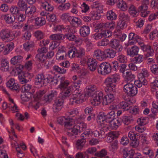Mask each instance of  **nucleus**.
<instances>
[{
    "instance_id": "nucleus-1",
    "label": "nucleus",
    "mask_w": 158,
    "mask_h": 158,
    "mask_svg": "<svg viewBox=\"0 0 158 158\" xmlns=\"http://www.w3.org/2000/svg\"><path fill=\"white\" fill-rule=\"evenodd\" d=\"M119 76L115 74L107 77L104 83L105 91L108 94L103 98L102 104L106 105L113 102L114 99V93L116 91V82L119 79Z\"/></svg>"
},
{
    "instance_id": "nucleus-2",
    "label": "nucleus",
    "mask_w": 158,
    "mask_h": 158,
    "mask_svg": "<svg viewBox=\"0 0 158 158\" xmlns=\"http://www.w3.org/2000/svg\"><path fill=\"white\" fill-rule=\"evenodd\" d=\"M71 94V91L70 89L67 90L62 94L61 97H57L54 101L52 108L53 111L57 112L60 111L63 107L64 99L70 96Z\"/></svg>"
},
{
    "instance_id": "nucleus-3",
    "label": "nucleus",
    "mask_w": 158,
    "mask_h": 158,
    "mask_svg": "<svg viewBox=\"0 0 158 158\" xmlns=\"http://www.w3.org/2000/svg\"><path fill=\"white\" fill-rule=\"evenodd\" d=\"M115 116V113L113 110L106 114L105 113H100L98 116V121L100 123H105V124H109L114 119Z\"/></svg>"
},
{
    "instance_id": "nucleus-4",
    "label": "nucleus",
    "mask_w": 158,
    "mask_h": 158,
    "mask_svg": "<svg viewBox=\"0 0 158 158\" xmlns=\"http://www.w3.org/2000/svg\"><path fill=\"white\" fill-rule=\"evenodd\" d=\"M84 95L81 93V91L76 89L74 91V94L70 99V103L73 105L74 103H82L84 101Z\"/></svg>"
},
{
    "instance_id": "nucleus-5",
    "label": "nucleus",
    "mask_w": 158,
    "mask_h": 158,
    "mask_svg": "<svg viewBox=\"0 0 158 158\" xmlns=\"http://www.w3.org/2000/svg\"><path fill=\"white\" fill-rule=\"evenodd\" d=\"M14 34H11V31L7 29H2L0 31V38L3 41L9 42L15 38Z\"/></svg>"
},
{
    "instance_id": "nucleus-6",
    "label": "nucleus",
    "mask_w": 158,
    "mask_h": 158,
    "mask_svg": "<svg viewBox=\"0 0 158 158\" xmlns=\"http://www.w3.org/2000/svg\"><path fill=\"white\" fill-rule=\"evenodd\" d=\"M107 4L113 5L117 2V6L119 8L123 11L126 10L128 7L127 3L123 0H106Z\"/></svg>"
},
{
    "instance_id": "nucleus-7",
    "label": "nucleus",
    "mask_w": 158,
    "mask_h": 158,
    "mask_svg": "<svg viewBox=\"0 0 158 158\" xmlns=\"http://www.w3.org/2000/svg\"><path fill=\"white\" fill-rule=\"evenodd\" d=\"M98 70L99 73L103 75L108 74L111 70L110 64L108 62H103L100 64Z\"/></svg>"
},
{
    "instance_id": "nucleus-8",
    "label": "nucleus",
    "mask_w": 158,
    "mask_h": 158,
    "mask_svg": "<svg viewBox=\"0 0 158 158\" xmlns=\"http://www.w3.org/2000/svg\"><path fill=\"white\" fill-rule=\"evenodd\" d=\"M103 93L100 91H97L95 92L93 95V100L91 103L93 105L97 106L99 105L101 101L103 100Z\"/></svg>"
},
{
    "instance_id": "nucleus-9",
    "label": "nucleus",
    "mask_w": 158,
    "mask_h": 158,
    "mask_svg": "<svg viewBox=\"0 0 158 158\" xmlns=\"http://www.w3.org/2000/svg\"><path fill=\"white\" fill-rule=\"evenodd\" d=\"M60 84L59 85L58 87L61 90H64V91L62 92L63 94H64V92L67 90H70L71 91V94L73 93L72 88L73 86H68L69 84V81L67 80H65V77H61L60 79Z\"/></svg>"
},
{
    "instance_id": "nucleus-10",
    "label": "nucleus",
    "mask_w": 158,
    "mask_h": 158,
    "mask_svg": "<svg viewBox=\"0 0 158 158\" xmlns=\"http://www.w3.org/2000/svg\"><path fill=\"white\" fill-rule=\"evenodd\" d=\"M109 45L111 48L115 49L117 52H121L123 49L122 45L120 44L119 40L116 39H112L110 42Z\"/></svg>"
},
{
    "instance_id": "nucleus-11",
    "label": "nucleus",
    "mask_w": 158,
    "mask_h": 158,
    "mask_svg": "<svg viewBox=\"0 0 158 158\" xmlns=\"http://www.w3.org/2000/svg\"><path fill=\"white\" fill-rule=\"evenodd\" d=\"M141 49L144 52H147V53L145 54V57L147 58L148 57L152 56L153 55L154 53V50L151 47V46L148 45H144L142 43H141L140 44Z\"/></svg>"
},
{
    "instance_id": "nucleus-12",
    "label": "nucleus",
    "mask_w": 158,
    "mask_h": 158,
    "mask_svg": "<svg viewBox=\"0 0 158 158\" xmlns=\"http://www.w3.org/2000/svg\"><path fill=\"white\" fill-rule=\"evenodd\" d=\"M121 152L124 158H133L134 153V151L133 149L129 150L127 148H125L121 149Z\"/></svg>"
},
{
    "instance_id": "nucleus-13",
    "label": "nucleus",
    "mask_w": 158,
    "mask_h": 158,
    "mask_svg": "<svg viewBox=\"0 0 158 158\" xmlns=\"http://www.w3.org/2000/svg\"><path fill=\"white\" fill-rule=\"evenodd\" d=\"M6 86L12 91H19V85L15 83L14 79L11 78L6 83Z\"/></svg>"
},
{
    "instance_id": "nucleus-14",
    "label": "nucleus",
    "mask_w": 158,
    "mask_h": 158,
    "mask_svg": "<svg viewBox=\"0 0 158 158\" xmlns=\"http://www.w3.org/2000/svg\"><path fill=\"white\" fill-rule=\"evenodd\" d=\"M132 101V100L130 99L127 101H122L118 104V107L119 108L123 110H128L131 107V105L133 103Z\"/></svg>"
},
{
    "instance_id": "nucleus-15",
    "label": "nucleus",
    "mask_w": 158,
    "mask_h": 158,
    "mask_svg": "<svg viewBox=\"0 0 158 158\" xmlns=\"http://www.w3.org/2000/svg\"><path fill=\"white\" fill-rule=\"evenodd\" d=\"M35 84L42 87L46 85L45 78L42 74H38L35 78Z\"/></svg>"
},
{
    "instance_id": "nucleus-16",
    "label": "nucleus",
    "mask_w": 158,
    "mask_h": 158,
    "mask_svg": "<svg viewBox=\"0 0 158 158\" xmlns=\"http://www.w3.org/2000/svg\"><path fill=\"white\" fill-rule=\"evenodd\" d=\"M97 63L96 59L90 58L88 59L87 64L90 70L91 71H94L96 69Z\"/></svg>"
},
{
    "instance_id": "nucleus-17",
    "label": "nucleus",
    "mask_w": 158,
    "mask_h": 158,
    "mask_svg": "<svg viewBox=\"0 0 158 158\" xmlns=\"http://www.w3.org/2000/svg\"><path fill=\"white\" fill-rule=\"evenodd\" d=\"M64 47H59L56 55L57 59L61 60L64 59L66 56V53L64 51Z\"/></svg>"
},
{
    "instance_id": "nucleus-18",
    "label": "nucleus",
    "mask_w": 158,
    "mask_h": 158,
    "mask_svg": "<svg viewBox=\"0 0 158 158\" xmlns=\"http://www.w3.org/2000/svg\"><path fill=\"white\" fill-rule=\"evenodd\" d=\"M94 56L97 59L102 61L105 59V50L102 51L100 49H97L94 52Z\"/></svg>"
},
{
    "instance_id": "nucleus-19",
    "label": "nucleus",
    "mask_w": 158,
    "mask_h": 158,
    "mask_svg": "<svg viewBox=\"0 0 158 158\" xmlns=\"http://www.w3.org/2000/svg\"><path fill=\"white\" fill-rule=\"evenodd\" d=\"M80 35L82 37L88 36L90 33V29L88 26L83 25L81 26L79 29Z\"/></svg>"
},
{
    "instance_id": "nucleus-20",
    "label": "nucleus",
    "mask_w": 158,
    "mask_h": 158,
    "mask_svg": "<svg viewBox=\"0 0 158 158\" xmlns=\"http://www.w3.org/2000/svg\"><path fill=\"white\" fill-rule=\"evenodd\" d=\"M68 21L71 25L74 26H78L81 23L80 19L75 17L69 16L68 19Z\"/></svg>"
},
{
    "instance_id": "nucleus-21",
    "label": "nucleus",
    "mask_w": 158,
    "mask_h": 158,
    "mask_svg": "<svg viewBox=\"0 0 158 158\" xmlns=\"http://www.w3.org/2000/svg\"><path fill=\"white\" fill-rule=\"evenodd\" d=\"M104 50L105 59L107 58H114L117 53L116 50L115 51L113 49L110 48Z\"/></svg>"
},
{
    "instance_id": "nucleus-22",
    "label": "nucleus",
    "mask_w": 158,
    "mask_h": 158,
    "mask_svg": "<svg viewBox=\"0 0 158 158\" xmlns=\"http://www.w3.org/2000/svg\"><path fill=\"white\" fill-rule=\"evenodd\" d=\"M139 49V48L136 46H132L131 48L127 49V54L128 55L131 56L137 55L138 54Z\"/></svg>"
},
{
    "instance_id": "nucleus-23",
    "label": "nucleus",
    "mask_w": 158,
    "mask_h": 158,
    "mask_svg": "<svg viewBox=\"0 0 158 158\" xmlns=\"http://www.w3.org/2000/svg\"><path fill=\"white\" fill-rule=\"evenodd\" d=\"M23 57L21 56H15L10 60V63L13 65H15L19 64L23 60Z\"/></svg>"
},
{
    "instance_id": "nucleus-24",
    "label": "nucleus",
    "mask_w": 158,
    "mask_h": 158,
    "mask_svg": "<svg viewBox=\"0 0 158 158\" xmlns=\"http://www.w3.org/2000/svg\"><path fill=\"white\" fill-rule=\"evenodd\" d=\"M50 38L54 41H60L64 39V36L63 34H55L51 35Z\"/></svg>"
},
{
    "instance_id": "nucleus-25",
    "label": "nucleus",
    "mask_w": 158,
    "mask_h": 158,
    "mask_svg": "<svg viewBox=\"0 0 158 158\" xmlns=\"http://www.w3.org/2000/svg\"><path fill=\"white\" fill-rule=\"evenodd\" d=\"M57 92L56 91H52V92L44 97V100L47 102H50L53 99V98L57 96Z\"/></svg>"
},
{
    "instance_id": "nucleus-26",
    "label": "nucleus",
    "mask_w": 158,
    "mask_h": 158,
    "mask_svg": "<svg viewBox=\"0 0 158 158\" xmlns=\"http://www.w3.org/2000/svg\"><path fill=\"white\" fill-rule=\"evenodd\" d=\"M36 9L34 6H31L27 7L25 11V14L32 16L36 12Z\"/></svg>"
},
{
    "instance_id": "nucleus-27",
    "label": "nucleus",
    "mask_w": 158,
    "mask_h": 158,
    "mask_svg": "<svg viewBox=\"0 0 158 158\" xmlns=\"http://www.w3.org/2000/svg\"><path fill=\"white\" fill-rule=\"evenodd\" d=\"M129 12L130 15L133 17H136L139 14L138 10L133 5H131L129 8Z\"/></svg>"
},
{
    "instance_id": "nucleus-28",
    "label": "nucleus",
    "mask_w": 158,
    "mask_h": 158,
    "mask_svg": "<svg viewBox=\"0 0 158 158\" xmlns=\"http://www.w3.org/2000/svg\"><path fill=\"white\" fill-rule=\"evenodd\" d=\"M4 19L6 23L10 24L15 22V18L12 15L6 14L4 16Z\"/></svg>"
},
{
    "instance_id": "nucleus-29",
    "label": "nucleus",
    "mask_w": 158,
    "mask_h": 158,
    "mask_svg": "<svg viewBox=\"0 0 158 158\" xmlns=\"http://www.w3.org/2000/svg\"><path fill=\"white\" fill-rule=\"evenodd\" d=\"M9 64L7 61L2 60L1 61L0 70L3 72H6L9 70Z\"/></svg>"
},
{
    "instance_id": "nucleus-30",
    "label": "nucleus",
    "mask_w": 158,
    "mask_h": 158,
    "mask_svg": "<svg viewBox=\"0 0 158 158\" xmlns=\"http://www.w3.org/2000/svg\"><path fill=\"white\" fill-rule=\"evenodd\" d=\"M18 5L20 10L22 11H25L27 7V2L25 0H19Z\"/></svg>"
},
{
    "instance_id": "nucleus-31",
    "label": "nucleus",
    "mask_w": 158,
    "mask_h": 158,
    "mask_svg": "<svg viewBox=\"0 0 158 158\" xmlns=\"http://www.w3.org/2000/svg\"><path fill=\"white\" fill-rule=\"evenodd\" d=\"M34 46V43L32 41H28L23 44V47L25 50L27 51L32 50Z\"/></svg>"
},
{
    "instance_id": "nucleus-32",
    "label": "nucleus",
    "mask_w": 158,
    "mask_h": 158,
    "mask_svg": "<svg viewBox=\"0 0 158 158\" xmlns=\"http://www.w3.org/2000/svg\"><path fill=\"white\" fill-rule=\"evenodd\" d=\"M91 26L95 27L94 31L97 32L102 31L104 29L103 23H96L95 22H94L91 25Z\"/></svg>"
},
{
    "instance_id": "nucleus-33",
    "label": "nucleus",
    "mask_w": 158,
    "mask_h": 158,
    "mask_svg": "<svg viewBox=\"0 0 158 158\" xmlns=\"http://www.w3.org/2000/svg\"><path fill=\"white\" fill-rule=\"evenodd\" d=\"M106 16L108 20L111 21L116 19L117 18V15L112 10L107 11Z\"/></svg>"
},
{
    "instance_id": "nucleus-34",
    "label": "nucleus",
    "mask_w": 158,
    "mask_h": 158,
    "mask_svg": "<svg viewBox=\"0 0 158 158\" xmlns=\"http://www.w3.org/2000/svg\"><path fill=\"white\" fill-rule=\"evenodd\" d=\"M85 142V140L84 139H81L77 140L76 143V147L77 149L81 150L84 146Z\"/></svg>"
},
{
    "instance_id": "nucleus-35",
    "label": "nucleus",
    "mask_w": 158,
    "mask_h": 158,
    "mask_svg": "<svg viewBox=\"0 0 158 158\" xmlns=\"http://www.w3.org/2000/svg\"><path fill=\"white\" fill-rule=\"evenodd\" d=\"M101 125L102 127V128L99 131L100 136H102L103 135L105 134L106 132L109 130V127L105 124V123H101Z\"/></svg>"
},
{
    "instance_id": "nucleus-36",
    "label": "nucleus",
    "mask_w": 158,
    "mask_h": 158,
    "mask_svg": "<svg viewBox=\"0 0 158 158\" xmlns=\"http://www.w3.org/2000/svg\"><path fill=\"white\" fill-rule=\"evenodd\" d=\"M35 24L37 26H41L45 24L44 18L42 17H37L35 19Z\"/></svg>"
},
{
    "instance_id": "nucleus-37",
    "label": "nucleus",
    "mask_w": 158,
    "mask_h": 158,
    "mask_svg": "<svg viewBox=\"0 0 158 158\" xmlns=\"http://www.w3.org/2000/svg\"><path fill=\"white\" fill-rule=\"evenodd\" d=\"M74 123V120L72 118H66L64 121V126L68 129H70L69 127H72Z\"/></svg>"
},
{
    "instance_id": "nucleus-38",
    "label": "nucleus",
    "mask_w": 158,
    "mask_h": 158,
    "mask_svg": "<svg viewBox=\"0 0 158 158\" xmlns=\"http://www.w3.org/2000/svg\"><path fill=\"white\" fill-rule=\"evenodd\" d=\"M27 73H23L19 75V82L22 84L26 83L28 81L25 78V77L27 76L28 75Z\"/></svg>"
},
{
    "instance_id": "nucleus-39",
    "label": "nucleus",
    "mask_w": 158,
    "mask_h": 158,
    "mask_svg": "<svg viewBox=\"0 0 158 158\" xmlns=\"http://www.w3.org/2000/svg\"><path fill=\"white\" fill-rule=\"evenodd\" d=\"M76 56L77 58H81L85 55V51L82 48H80L79 49H77L75 48Z\"/></svg>"
},
{
    "instance_id": "nucleus-40",
    "label": "nucleus",
    "mask_w": 158,
    "mask_h": 158,
    "mask_svg": "<svg viewBox=\"0 0 158 158\" xmlns=\"http://www.w3.org/2000/svg\"><path fill=\"white\" fill-rule=\"evenodd\" d=\"M136 85L134 84L131 83L130 82H128L126 84L124 85V91L127 93L128 92L132 89H131L133 88V87H136Z\"/></svg>"
},
{
    "instance_id": "nucleus-41",
    "label": "nucleus",
    "mask_w": 158,
    "mask_h": 158,
    "mask_svg": "<svg viewBox=\"0 0 158 158\" xmlns=\"http://www.w3.org/2000/svg\"><path fill=\"white\" fill-rule=\"evenodd\" d=\"M35 58L37 60L44 62L46 60V55L41 53L37 54L35 56Z\"/></svg>"
},
{
    "instance_id": "nucleus-42",
    "label": "nucleus",
    "mask_w": 158,
    "mask_h": 158,
    "mask_svg": "<svg viewBox=\"0 0 158 158\" xmlns=\"http://www.w3.org/2000/svg\"><path fill=\"white\" fill-rule=\"evenodd\" d=\"M103 28L105 29H113L115 25V24L113 22H106L103 23Z\"/></svg>"
},
{
    "instance_id": "nucleus-43",
    "label": "nucleus",
    "mask_w": 158,
    "mask_h": 158,
    "mask_svg": "<svg viewBox=\"0 0 158 158\" xmlns=\"http://www.w3.org/2000/svg\"><path fill=\"white\" fill-rule=\"evenodd\" d=\"M118 141L117 140L114 139L112 142L109 146V148L110 151H113L114 150L117 149Z\"/></svg>"
},
{
    "instance_id": "nucleus-44",
    "label": "nucleus",
    "mask_w": 158,
    "mask_h": 158,
    "mask_svg": "<svg viewBox=\"0 0 158 158\" xmlns=\"http://www.w3.org/2000/svg\"><path fill=\"white\" fill-rule=\"evenodd\" d=\"M42 7L47 11H51L53 10V7L47 2H45L42 3Z\"/></svg>"
},
{
    "instance_id": "nucleus-45",
    "label": "nucleus",
    "mask_w": 158,
    "mask_h": 158,
    "mask_svg": "<svg viewBox=\"0 0 158 158\" xmlns=\"http://www.w3.org/2000/svg\"><path fill=\"white\" fill-rule=\"evenodd\" d=\"M119 17L120 19L124 22L129 21L130 19V17L128 15L123 12L120 13Z\"/></svg>"
},
{
    "instance_id": "nucleus-46",
    "label": "nucleus",
    "mask_w": 158,
    "mask_h": 158,
    "mask_svg": "<svg viewBox=\"0 0 158 158\" xmlns=\"http://www.w3.org/2000/svg\"><path fill=\"white\" fill-rule=\"evenodd\" d=\"M143 56L142 55H139L138 56L133 58V61L134 63L140 64L143 62Z\"/></svg>"
},
{
    "instance_id": "nucleus-47",
    "label": "nucleus",
    "mask_w": 158,
    "mask_h": 158,
    "mask_svg": "<svg viewBox=\"0 0 158 158\" xmlns=\"http://www.w3.org/2000/svg\"><path fill=\"white\" fill-rule=\"evenodd\" d=\"M31 88V85L27 84H25L21 87L22 91L23 92H29L31 93L30 91Z\"/></svg>"
},
{
    "instance_id": "nucleus-48",
    "label": "nucleus",
    "mask_w": 158,
    "mask_h": 158,
    "mask_svg": "<svg viewBox=\"0 0 158 158\" xmlns=\"http://www.w3.org/2000/svg\"><path fill=\"white\" fill-rule=\"evenodd\" d=\"M53 69L56 72L61 74H64L66 72V70L63 67L60 68L58 66L55 65L53 67Z\"/></svg>"
},
{
    "instance_id": "nucleus-49",
    "label": "nucleus",
    "mask_w": 158,
    "mask_h": 158,
    "mask_svg": "<svg viewBox=\"0 0 158 158\" xmlns=\"http://www.w3.org/2000/svg\"><path fill=\"white\" fill-rule=\"evenodd\" d=\"M77 127H78L79 130V131L81 132L86 129L87 125L86 123L82 122L77 124Z\"/></svg>"
},
{
    "instance_id": "nucleus-50",
    "label": "nucleus",
    "mask_w": 158,
    "mask_h": 158,
    "mask_svg": "<svg viewBox=\"0 0 158 158\" xmlns=\"http://www.w3.org/2000/svg\"><path fill=\"white\" fill-rule=\"evenodd\" d=\"M25 14H22L19 13L18 15L16 16L15 19L16 21H19V22H23L26 19V16Z\"/></svg>"
},
{
    "instance_id": "nucleus-51",
    "label": "nucleus",
    "mask_w": 158,
    "mask_h": 158,
    "mask_svg": "<svg viewBox=\"0 0 158 158\" xmlns=\"http://www.w3.org/2000/svg\"><path fill=\"white\" fill-rule=\"evenodd\" d=\"M127 93L129 96H135L137 93V86L136 87H133V88H132Z\"/></svg>"
},
{
    "instance_id": "nucleus-52",
    "label": "nucleus",
    "mask_w": 158,
    "mask_h": 158,
    "mask_svg": "<svg viewBox=\"0 0 158 158\" xmlns=\"http://www.w3.org/2000/svg\"><path fill=\"white\" fill-rule=\"evenodd\" d=\"M117 60L119 63H125L127 61V57L122 54L118 56Z\"/></svg>"
},
{
    "instance_id": "nucleus-53",
    "label": "nucleus",
    "mask_w": 158,
    "mask_h": 158,
    "mask_svg": "<svg viewBox=\"0 0 158 158\" xmlns=\"http://www.w3.org/2000/svg\"><path fill=\"white\" fill-rule=\"evenodd\" d=\"M128 111L129 113L133 114H136L138 113L139 111V109L138 107L137 106H135L133 107L131 106Z\"/></svg>"
},
{
    "instance_id": "nucleus-54",
    "label": "nucleus",
    "mask_w": 158,
    "mask_h": 158,
    "mask_svg": "<svg viewBox=\"0 0 158 158\" xmlns=\"http://www.w3.org/2000/svg\"><path fill=\"white\" fill-rule=\"evenodd\" d=\"M127 79L128 81H132L135 80V76L132 74L131 72H126Z\"/></svg>"
},
{
    "instance_id": "nucleus-55",
    "label": "nucleus",
    "mask_w": 158,
    "mask_h": 158,
    "mask_svg": "<svg viewBox=\"0 0 158 158\" xmlns=\"http://www.w3.org/2000/svg\"><path fill=\"white\" fill-rule=\"evenodd\" d=\"M119 64L118 61H114L112 62L110 64L111 68V69L114 71H116L119 69Z\"/></svg>"
},
{
    "instance_id": "nucleus-56",
    "label": "nucleus",
    "mask_w": 158,
    "mask_h": 158,
    "mask_svg": "<svg viewBox=\"0 0 158 158\" xmlns=\"http://www.w3.org/2000/svg\"><path fill=\"white\" fill-rule=\"evenodd\" d=\"M14 46V44L13 43L11 42L9 44H8L6 47L4 46L3 50H4L5 51H6V52L5 53V54H7L8 52L11 51L13 49Z\"/></svg>"
},
{
    "instance_id": "nucleus-57",
    "label": "nucleus",
    "mask_w": 158,
    "mask_h": 158,
    "mask_svg": "<svg viewBox=\"0 0 158 158\" xmlns=\"http://www.w3.org/2000/svg\"><path fill=\"white\" fill-rule=\"evenodd\" d=\"M64 39L66 38L69 41H73L76 40L77 37L76 36L71 34H67L64 35Z\"/></svg>"
},
{
    "instance_id": "nucleus-58",
    "label": "nucleus",
    "mask_w": 158,
    "mask_h": 158,
    "mask_svg": "<svg viewBox=\"0 0 158 158\" xmlns=\"http://www.w3.org/2000/svg\"><path fill=\"white\" fill-rule=\"evenodd\" d=\"M70 6V3H69L64 4L62 3L61 5H59L58 6V8L61 10H64L69 9Z\"/></svg>"
},
{
    "instance_id": "nucleus-59",
    "label": "nucleus",
    "mask_w": 158,
    "mask_h": 158,
    "mask_svg": "<svg viewBox=\"0 0 158 158\" xmlns=\"http://www.w3.org/2000/svg\"><path fill=\"white\" fill-rule=\"evenodd\" d=\"M31 37V35L30 32L28 31L26 32L22 36V39L25 40L27 41H30V40Z\"/></svg>"
},
{
    "instance_id": "nucleus-60",
    "label": "nucleus",
    "mask_w": 158,
    "mask_h": 158,
    "mask_svg": "<svg viewBox=\"0 0 158 158\" xmlns=\"http://www.w3.org/2000/svg\"><path fill=\"white\" fill-rule=\"evenodd\" d=\"M106 125L108 126L109 127H110L113 129H117L118 127V122H117L116 120H114L111 121L109 124H106Z\"/></svg>"
},
{
    "instance_id": "nucleus-61",
    "label": "nucleus",
    "mask_w": 158,
    "mask_h": 158,
    "mask_svg": "<svg viewBox=\"0 0 158 158\" xmlns=\"http://www.w3.org/2000/svg\"><path fill=\"white\" fill-rule=\"evenodd\" d=\"M34 35L38 40H40L43 38L44 34L40 31H37L35 32Z\"/></svg>"
},
{
    "instance_id": "nucleus-62",
    "label": "nucleus",
    "mask_w": 158,
    "mask_h": 158,
    "mask_svg": "<svg viewBox=\"0 0 158 158\" xmlns=\"http://www.w3.org/2000/svg\"><path fill=\"white\" fill-rule=\"evenodd\" d=\"M107 152L105 149L102 150L99 152L96 153L95 155L96 156L100 157H103L107 155Z\"/></svg>"
},
{
    "instance_id": "nucleus-63",
    "label": "nucleus",
    "mask_w": 158,
    "mask_h": 158,
    "mask_svg": "<svg viewBox=\"0 0 158 158\" xmlns=\"http://www.w3.org/2000/svg\"><path fill=\"white\" fill-rule=\"evenodd\" d=\"M68 56L70 58H73L76 56L75 48H73L69 51Z\"/></svg>"
},
{
    "instance_id": "nucleus-64",
    "label": "nucleus",
    "mask_w": 158,
    "mask_h": 158,
    "mask_svg": "<svg viewBox=\"0 0 158 158\" xmlns=\"http://www.w3.org/2000/svg\"><path fill=\"white\" fill-rule=\"evenodd\" d=\"M150 69L152 73L155 75H158V66L157 65H153L151 66Z\"/></svg>"
}]
</instances>
